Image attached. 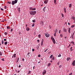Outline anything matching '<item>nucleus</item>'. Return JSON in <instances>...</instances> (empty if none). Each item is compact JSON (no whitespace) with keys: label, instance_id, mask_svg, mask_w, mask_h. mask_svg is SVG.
<instances>
[{"label":"nucleus","instance_id":"nucleus-24","mask_svg":"<svg viewBox=\"0 0 75 75\" xmlns=\"http://www.w3.org/2000/svg\"><path fill=\"white\" fill-rule=\"evenodd\" d=\"M33 23H35V20H33L32 21Z\"/></svg>","mask_w":75,"mask_h":75},{"label":"nucleus","instance_id":"nucleus-51","mask_svg":"<svg viewBox=\"0 0 75 75\" xmlns=\"http://www.w3.org/2000/svg\"><path fill=\"white\" fill-rule=\"evenodd\" d=\"M38 37H39V38H40V36H41V35H38Z\"/></svg>","mask_w":75,"mask_h":75},{"label":"nucleus","instance_id":"nucleus-16","mask_svg":"<svg viewBox=\"0 0 75 75\" xmlns=\"http://www.w3.org/2000/svg\"><path fill=\"white\" fill-rule=\"evenodd\" d=\"M64 11L65 13H66L67 11H66V8H64Z\"/></svg>","mask_w":75,"mask_h":75},{"label":"nucleus","instance_id":"nucleus-38","mask_svg":"<svg viewBox=\"0 0 75 75\" xmlns=\"http://www.w3.org/2000/svg\"><path fill=\"white\" fill-rule=\"evenodd\" d=\"M7 3H8L9 4H11V2H10V1H8Z\"/></svg>","mask_w":75,"mask_h":75},{"label":"nucleus","instance_id":"nucleus-42","mask_svg":"<svg viewBox=\"0 0 75 75\" xmlns=\"http://www.w3.org/2000/svg\"><path fill=\"white\" fill-rule=\"evenodd\" d=\"M54 37H56V33H55L54 34Z\"/></svg>","mask_w":75,"mask_h":75},{"label":"nucleus","instance_id":"nucleus-31","mask_svg":"<svg viewBox=\"0 0 75 75\" xmlns=\"http://www.w3.org/2000/svg\"><path fill=\"white\" fill-rule=\"evenodd\" d=\"M4 44L5 45H7V42H4Z\"/></svg>","mask_w":75,"mask_h":75},{"label":"nucleus","instance_id":"nucleus-63","mask_svg":"<svg viewBox=\"0 0 75 75\" xmlns=\"http://www.w3.org/2000/svg\"><path fill=\"white\" fill-rule=\"evenodd\" d=\"M34 67H35V66H34V67H33V69L35 68H34Z\"/></svg>","mask_w":75,"mask_h":75},{"label":"nucleus","instance_id":"nucleus-18","mask_svg":"<svg viewBox=\"0 0 75 75\" xmlns=\"http://www.w3.org/2000/svg\"><path fill=\"white\" fill-rule=\"evenodd\" d=\"M70 59H71V58H70V57H69L67 58V61H69Z\"/></svg>","mask_w":75,"mask_h":75},{"label":"nucleus","instance_id":"nucleus-15","mask_svg":"<svg viewBox=\"0 0 75 75\" xmlns=\"http://www.w3.org/2000/svg\"><path fill=\"white\" fill-rule=\"evenodd\" d=\"M46 9V7H45L44 8V9H43V11H44V12H45V10Z\"/></svg>","mask_w":75,"mask_h":75},{"label":"nucleus","instance_id":"nucleus-59","mask_svg":"<svg viewBox=\"0 0 75 75\" xmlns=\"http://www.w3.org/2000/svg\"><path fill=\"white\" fill-rule=\"evenodd\" d=\"M50 64H48V66L49 67H50Z\"/></svg>","mask_w":75,"mask_h":75},{"label":"nucleus","instance_id":"nucleus-28","mask_svg":"<svg viewBox=\"0 0 75 75\" xmlns=\"http://www.w3.org/2000/svg\"><path fill=\"white\" fill-rule=\"evenodd\" d=\"M61 15H62V17H64V14H63V13H61Z\"/></svg>","mask_w":75,"mask_h":75},{"label":"nucleus","instance_id":"nucleus-19","mask_svg":"<svg viewBox=\"0 0 75 75\" xmlns=\"http://www.w3.org/2000/svg\"><path fill=\"white\" fill-rule=\"evenodd\" d=\"M70 38H74V36L73 35H71V36L70 37Z\"/></svg>","mask_w":75,"mask_h":75},{"label":"nucleus","instance_id":"nucleus-20","mask_svg":"<svg viewBox=\"0 0 75 75\" xmlns=\"http://www.w3.org/2000/svg\"><path fill=\"white\" fill-rule=\"evenodd\" d=\"M16 54H13V56L14 58H16Z\"/></svg>","mask_w":75,"mask_h":75},{"label":"nucleus","instance_id":"nucleus-55","mask_svg":"<svg viewBox=\"0 0 75 75\" xmlns=\"http://www.w3.org/2000/svg\"><path fill=\"white\" fill-rule=\"evenodd\" d=\"M13 31V28L11 29V31Z\"/></svg>","mask_w":75,"mask_h":75},{"label":"nucleus","instance_id":"nucleus-47","mask_svg":"<svg viewBox=\"0 0 75 75\" xmlns=\"http://www.w3.org/2000/svg\"><path fill=\"white\" fill-rule=\"evenodd\" d=\"M35 50H34V49H32V51H33V52Z\"/></svg>","mask_w":75,"mask_h":75},{"label":"nucleus","instance_id":"nucleus-36","mask_svg":"<svg viewBox=\"0 0 75 75\" xmlns=\"http://www.w3.org/2000/svg\"><path fill=\"white\" fill-rule=\"evenodd\" d=\"M55 57H54V56L52 57V60H54Z\"/></svg>","mask_w":75,"mask_h":75},{"label":"nucleus","instance_id":"nucleus-56","mask_svg":"<svg viewBox=\"0 0 75 75\" xmlns=\"http://www.w3.org/2000/svg\"><path fill=\"white\" fill-rule=\"evenodd\" d=\"M5 9H6V8H7V7H6V6H5Z\"/></svg>","mask_w":75,"mask_h":75},{"label":"nucleus","instance_id":"nucleus-14","mask_svg":"<svg viewBox=\"0 0 75 75\" xmlns=\"http://www.w3.org/2000/svg\"><path fill=\"white\" fill-rule=\"evenodd\" d=\"M72 7V4H69V8H71Z\"/></svg>","mask_w":75,"mask_h":75},{"label":"nucleus","instance_id":"nucleus-26","mask_svg":"<svg viewBox=\"0 0 75 75\" xmlns=\"http://www.w3.org/2000/svg\"><path fill=\"white\" fill-rule=\"evenodd\" d=\"M53 57V55H51L50 57V58H52Z\"/></svg>","mask_w":75,"mask_h":75},{"label":"nucleus","instance_id":"nucleus-64","mask_svg":"<svg viewBox=\"0 0 75 75\" xmlns=\"http://www.w3.org/2000/svg\"><path fill=\"white\" fill-rule=\"evenodd\" d=\"M59 62H58L57 63V65H59Z\"/></svg>","mask_w":75,"mask_h":75},{"label":"nucleus","instance_id":"nucleus-13","mask_svg":"<svg viewBox=\"0 0 75 75\" xmlns=\"http://www.w3.org/2000/svg\"><path fill=\"white\" fill-rule=\"evenodd\" d=\"M70 30H71V28H69L68 29V31L69 32V33H71V32H70Z\"/></svg>","mask_w":75,"mask_h":75},{"label":"nucleus","instance_id":"nucleus-62","mask_svg":"<svg viewBox=\"0 0 75 75\" xmlns=\"http://www.w3.org/2000/svg\"><path fill=\"white\" fill-rule=\"evenodd\" d=\"M40 62H41V61H40V62H38V64H40Z\"/></svg>","mask_w":75,"mask_h":75},{"label":"nucleus","instance_id":"nucleus-57","mask_svg":"<svg viewBox=\"0 0 75 75\" xmlns=\"http://www.w3.org/2000/svg\"><path fill=\"white\" fill-rule=\"evenodd\" d=\"M4 41H7V40L5 39H4Z\"/></svg>","mask_w":75,"mask_h":75},{"label":"nucleus","instance_id":"nucleus-45","mask_svg":"<svg viewBox=\"0 0 75 75\" xmlns=\"http://www.w3.org/2000/svg\"><path fill=\"white\" fill-rule=\"evenodd\" d=\"M61 67H62V65H60L59 66V68H61Z\"/></svg>","mask_w":75,"mask_h":75},{"label":"nucleus","instance_id":"nucleus-40","mask_svg":"<svg viewBox=\"0 0 75 75\" xmlns=\"http://www.w3.org/2000/svg\"><path fill=\"white\" fill-rule=\"evenodd\" d=\"M60 36L61 37H63V35L60 34Z\"/></svg>","mask_w":75,"mask_h":75},{"label":"nucleus","instance_id":"nucleus-8","mask_svg":"<svg viewBox=\"0 0 75 75\" xmlns=\"http://www.w3.org/2000/svg\"><path fill=\"white\" fill-rule=\"evenodd\" d=\"M44 42V40L43 39H42V42H41V46H42V44H43V42Z\"/></svg>","mask_w":75,"mask_h":75},{"label":"nucleus","instance_id":"nucleus-32","mask_svg":"<svg viewBox=\"0 0 75 75\" xmlns=\"http://www.w3.org/2000/svg\"><path fill=\"white\" fill-rule=\"evenodd\" d=\"M61 55L60 54H59V55H58V57H61Z\"/></svg>","mask_w":75,"mask_h":75},{"label":"nucleus","instance_id":"nucleus-12","mask_svg":"<svg viewBox=\"0 0 75 75\" xmlns=\"http://www.w3.org/2000/svg\"><path fill=\"white\" fill-rule=\"evenodd\" d=\"M71 19H73V20H74L75 19V17L73 16H71Z\"/></svg>","mask_w":75,"mask_h":75},{"label":"nucleus","instance_id":"nucleus-27","mask_svg":"<svg viewBox=\"0 0 75 75\" xmlns=\"http://www.w3.org/2000/svg\"><path fill=\"white\" fill-rule=\"evenodd\" d=\"M30 10H33V7H31L30 8Z\"/></svg>","mask_w":75,"mask_h":75},{"label":"nucleus","instance_id":"nucleus-6","mask_svg":"<svg viewBox=\"0 0 75 75\" xmlns=\"http://www.w3.org/2000/svg\"><path fill=\"white\" fill-rule=\"evenodd\" d=\"M75 60H74V61H73L72 64V65H73V66H74V65H75Z\"/></svg>","mask_w":75,"mask_h":75},{"label":"nucleus","instance_id":"nucleus-17","mask_svg":"<svg viewBox=\"0 0 75 75\" xmlns=\"http://www.w3.org/2000/svg\"><path fill=\"white\" fill-rule=\"evenodd\" d=\"M26 30L27 31H29V30H30V28H26Z\"/></svg>","mask_w":75,"mask_h":75},{"label":"nucleus","instance_id":"nucleus-50","mask_svg":"<svg viewBox=\"0 0 75 75\" xmlns=\"http://www.w3.org/2000/svg\"><path fill=\"white\" fill-rule=\"evenodd\" d=\"M53 39H54V38H51V39H52V40H53Z\"/></svg>","mask_w":75,"mask_h":75},{"label":"nucleus","instance_id":"nucleus-34","mask_svg":"<svg viewBox=\"0 0 75 75\" xmlns=\"http://www.w3.org/2000/svg\"><path fill=\"white\" fill-rule=\"evenodd\" d=\"M71 43H72L73 45H74V42H73V41H71Z\"/></svg>","mask_w":75,"mask_h":75},{"label":"nucleus","instance_id":"nucleus-46","mask_svg":"<svg viewBox=\"0 0 75 75\" xmlns=\"http://www.w3.org/2000/svg\"><path fill=\"white\" fill-rule=\"evenodd\" d=\"M1 60L3 61H4V59H1Z\"/></svg>","mask_w":75,"mask_h":75},{"label":"nucleus","instance_id":"nucleus-3","mask_svg":"<svg viewBox=\"0 0 75 75\" xmlns=\"http://www.w3.org/2000/svg\"><path fill=\"white\" fill-rule=\"evenodd\" d=\"M45 35L46 37H50V35L49 34H47L46 33L45 34Z\"/></svg>","mask_w":75,"mask_h":75},{"label":"nucleus","instance_id":"nucleus-53","mask_svg":"<svg viewBox=\"0 0 75 75\" xmlns=\"http://www.w3.org/2000/svg\"><path fill=\"white\" fill-rule=\"evenodd\" d=\"M74 32H73L72 33L73 34L72 35L74 36Z\"/></svg>","mask_w":75,"mask_h":75},{"label":"nucleus","instance_id":"nucleus-11","mask_svg":"<svg viewBox=\"0 0 75 75\" xmlns=\"http://www.w3.org/2000/svg\"><path fill=\"white\" fill-rule=\"evenodd\" d=\"M40 23L42 25H44V22H43V21H41L40 22Z\"/></svg>","mask_w":75,"mask_h":75},{"label":"nucleus","instance_id":"nucleus-41","mask_svg":"<svg viewBox=\"0 0 75 75\" xmlns=\"http://www.w3.org/2000/svg\"><path fill=\"white\" fill-rule=\"evenodd\" d=\"M38 57H41V55L40 54H38Z\"/></svg>","mask_w":75,"mask_h":75},{"label":"nucleus","instance_id":"nucleus-54","mask_svg":"<svg viewBox=\"0 0 75 75\" xmlns=\"http://www.w3.org/2000/svg\"><path fill=\"white\" fill-rule=\"evenodd\" d=\"M1 10L2 11H3L4 10L3 9L1 8Z\"/></svg>","mask_w":75,"mask_h":75},{"label":"nucleus","instance_id":"nucleus-9","mask_svg":"<svg viewBox=\"0 0 75 75\" xmlns=\"http://www.w3.org/2000/svg\"><path fill=\"white\" fill-rule=\"evenodd\" d=\"M54 44H55V40L54 39H53V40H52Z\"/></svg>","mask_w":75,"mask_h":75},{"label":"nucleus","instance_id":"nucleus-2","mask_svg":"<svg viewBox=\"0 0 75 75\" xmlns=\"http://www.w3.org/2000/svg\"><path fill=\"white\" fill-rule=\"evenodd\" d=\"M18 1V0H15V1H12L11 4L12 5H14L15 4H16Z\"/></svg>","mask_w":75,"mask_h":75},{"label":"nucleus","instance_id":"nucleus-60","mask_svg":"<svg viewBox=\"0 0 75 75\" xmlns=\"http://www.w3.org/2000/svg\"><path fill=\"white\" fill-rule=\"evenodd\" d=\"M19 67V68H20V67H21V66L20 65H19V67Z\"/></svg>","mask_w":75,"mask_h":75},{"label":"nucleus","instance_id":"nucleus-7","mask_svg":"<svg viewBox=\"0 0 75 75\" xmlns=\"http://www.w3.org/2000/svg\"><path fill=\"white\" fill-rule=\"evenodd\" d=\"M63 31H64V32H65V33H67V30L65 28H64Z\"/></svg>","mask_w":75,"mask_h":75},{"label":"nucleus","instance_id":"nucleus-5","mask_svg":"<svg viewBox=\"0 0 75 75\" xmlns=\"http://www.w3.org/2000/svg\"><path fill=\"white\" fill-rule=\"evenodd\" d=\"M46 73V70H44L42 72V75H45Z\"/></svg>","mask_w":75,"mask_h":75},{"label":"nucleus","instance_id":"nucleus-21","mask_svg":"<svg viewBox=\"0 0 75 75\" xmlns=\"http://www.w3.org/2000/svg\"><path fill=\"white\" fill-rule=\"evenodd\" d=\"M7 29H10V26H8L7 27Z\"/></svg>","mask_w":75,"mask_h":75},{"label":"nucleus","instance_id":"nucleus-52","mask_svg":"<svg viewBox=\"0 0 75 75\" xmlns=\"http://www.w3.org/2000/svg\"><path fill=\"white\" fill-rule=\"evenodd\" d=\"M61 30H59V34H60V33H61Z\"/></svg>","mask_w":75,"mask_h":75},{"label":"nucleus","instance_id":"nucleus-39","mask_svg":"<svg viewBox=\"0 0 75 75\" xmlns=\"http://www.w3.org/2000/svg\"><path fill=\"white\" fill-rule=\"evenodd\" d=\"M0 55H2V53L0 52Z\"/></svg>","mask_w":75,"mask_h":75},{"label":"nucleus","instance_id":"nucleus-44","mask_svg":"<svg viewBox=\"0 0 75 75\" xmlns=\"http://www.w3.org/2000/svg\"><path fill=\"white\" fill-rule=\"evenodd\" d=\"M30 73H31V71H28V74H30Z\"/></svg>","mask_w":75,"mask_h":75},{"label":"nucleus","instance_id":"nucleus-4","mask_svg":"<svg viewBox=\"0 0 75 75\" xmlns=\"http://www.w3.org/2000/svg\"><path fill=\"white\" fill-rule=\"evenodd\" d=\"M48 1V0H45L44 2V3L45 4H47V3Z\"/></svg>","mask_w":75,"mask_h":75},{"label":"nucleus","instance_id":"nucleus-43","mask_svg":"<svg viewBox=\"0 0 75 75\" xmlns=\"http://www.w3.org/2000/svg\"><path fill=\"white\" fill-rule=\"evenodd\" d=\"M30 54V52H28V53L27 54V55H28V56H29V54Z\"/></svg>","mask_w":75,"mask_h":75},{"label":"nucleus","instance_id":"nucleus-48","mask_svg":"<svg viewBox=\"0 0 75 75\" xmlns=\"http://www.w3.org/2000/svg\"><path fill=\"white\" fill-rule=\"evenodd\" d=\"M2 44H4V42H3V40L2 41Z\"/></svg>","mask_w":75,"mask_h":75},{"label":"nucleus","instance_id":"nucleus-33","mask_svg":"<svg viewBox=\"0 0 75 75\" xmlns=\"http://www.w3.org/2000/svg\"><path fill=\"white\" fill-rule=\"evenodd\" d=\"M34 25H35V23H33L32 25V27H34Z\"/></svg>","mask_w":75,"mask_h":75},{"label":"nucleus","instance_id":"nucleus-1","mask_svg":"<svg viewBox=\"0 0 75 75\" xmlns=\"http://www.w3.org/2000/svg\"><path fill=\"white\" fill-rule=\"evenodd\" d=\"M36 13H37V11H30V14L31 15H32L33 16L34 15H35L36 14Z\"/></svg>","mask_w":75,"mask_h":75},{"label":"nucleus","instance_id":"nucleus-61","mask_svg":"<svg viewBox=\"0 0 75 75\" xmlns=\"http://www.w3.org/2000/svg\"><path fill=\"white\" fill-rule=\"evenodd\" d=\"M68 25H70V23H68Z\"/></svg>","mask_w":75,"mask_h":75},{"label":"nucleus","instance_id":"nucleus-22","mask_svg":"<svg viewBox=\"0 0 75 75\" xmlns=\"http://www.w3.org/2000/svg\"><path fill=\"white\" fill-rule=\"evenodd\" d=\"M36 10V8H32V11H34V10Z\"/></svg>","mask_w":75,"mask_h":75},{"label":"nucleus","instance_id":"nucleus-29","mask_svg":"<svg viewBox=\"0 0 75 75\" xmlns=\"http://www.w3.org/2000/svg\"><path fill=\"white\" fill-rule=\"evenodd\" d=\"M72 47H71L70 48V51H73V49H72Z\"/></svg>","mask_w":75,"mask_h":75},{"label":"nucleus","instance_id":"nucleus-10","mask_svg":"<svg viewBox=\"0 0 75 75\" xmlns=\"http://www.w3.org/2000/svg\"><path fill=\"white\" fill-rule=\"evenodd\" d=\"M17 10H18L19 13H20V8H18L17 9Z\"/></svg>","mask_w":75,"mask_h":75},{"label":"nucleus","instance_id":"nucleus-23","mask_svg":"<svg viewBox=\"0 0 75 75\" xmlns=\"http://www.w3.org/2000/svg\"><path fill=\"white\" fill-rule=\"evenodd\" d=\"M56 2H57V0H54V3L55 4H57V3H56Z\"/></svg>","mask_w":75,"mask_h":75},{"label":"nucleus","instance_id":"nucleus-58","mask_svg":"<svg viewBox=\"0 0 75 75\" xmlns=\"http://www.w3.org/2000/svg\"><path fill=\"white\" fill-rule=\"evenodd\" d=\"M22 60L23 61H24V59H23Z\"/></svg>","mask_w":75,"mask_h":75},{"label":"nucleus","instance_id":"nucleus-37","mask_svg":"<svg viewBox=\"0 0 75 75\" xmlns=\"http://www.w3.org/2000/svg\"><path fill=\"white\" fill-rule=\"evenodd\" d=\"M47 50H48V49H47L46 50H45L44 51V52H46V51H47Z\"/></svg>","mask_w":75,"mask_h":75},{"label":"nucleus","instance_id":"nucleus-25","mask_svg":"<svg viewBox=\"0 0 75 75\" xmlns=\"http://www.w3.org/2000/svg\"><path fill=\"white\" fill-rule=\"evenodd\" d=\"M57 31H58V29H57V28H56V31H55V33H57Z\"/></svg>","mask_w":75,"mask_h":75},{"label":"nucleus","instance_id":"nucleus-30","mask_svg":"<svg viewBox=\"0 0 75 75\" xmlns=\"http://www.w3.org/2000/svg\"><path fill=\"white\" fill-rule=\"evenodd\" d=\"M75 25H72L71 26V28H73V27H75Z\"/></svg>","mask_w":75,"mask_h":75},{"label":"nucleus","instance_id":"nucleus-49","mask_svg":"<svg viewBox=\"0 0 75 75\" xmlns=\"http://www.w3.org/2000/svg\"><path fill=\"white\" fill-rule=\"evenodd\" d=\"M72 73H71L69 74V75H72Z\"/></svg>","mask_w":75,"mask_h":75},{"label":"nucleus","instance_id":"nucleus-35","mask_svg":"<svg viewBox=\"0 0 75 75\" xmlns=\"http://www.w3.org/2000/svg\"><path fill=\"white\" fill-rule=\"evenodd\" d=\"M5 35H7V33L5 32Z\"/></svg>","mask_w":75,"mask_h":75}]
</instances>
